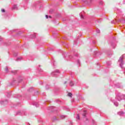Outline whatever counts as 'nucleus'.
Instances as JSON below:
<instances>
[{
    "instance_id": "6",
    "label": "nucleus",
    "mask_w": 125,
    "mask_h": 125,
    "mask_svg": "<svg viewBox=\"0 0 125 125\" xmlns=\"http://www.w3.org/2000/svg\"><path fill=\"white\" fill-rule=\"evenodd\" d=\"M49 18H51V16H49Z\"/></svg>"
},
{
    "instance_id": "4",
    "label": "nucleus",
    "mask_w": 125,
    "mask_h": 125,
    "mask_svg": "<svg viewBox=\"0 0 125 125\" xmlns=\"http://www.w3.org/2000/svg\"><path fill=\"white\" fill-rule=\"evenodd\" d=\"M1 11H2V12H5V10H4V9H2V10H1Z\"/></svg>"
},
{
    "instance_id": "2",
    "label": "nucleus",
    "mask_w": 125,
    "mask_h": 125,
    "mask_svg": "<svg viewBox=\"0 0 125 125\" xmlns=\"http://www.w3.org/2000/svg\"><path fill=\"white\" fill-rule=\"evenodd\" d=\"M69 84H70V85L71 86H73V85H74V83H73V82H70Z\"/></svg>"
},
{
    "instance_id": "8",
    "label": "nucleus",
    "mask_w": 125,
    "mask_h": 125,
    "mask_svg": "<svg viewBox=\"0 0 125 125\" xmlns=\"http://www.w3.org/2000/svg\"><path fill=\"white\" fill-rule=\"evenodd\" d=\"M83 116H85V114L83 115Z\"/></svg>"
},
{
    "instance_id": "3",
    "label": "nucleus",
    "mask_w": 125,
    "mask_h": 125,
    "mask_svg": "<svg viewBox=\"0 0 125 125\" xmlns=\"http://www.w3.org/2000/svg\"><path fill=\"white\" fill-rule=\"evenodd\" d=\"M77 119L80 120V116H79V114L77 115Z\"/></svg>"
},
{
    "instance_id": "1",
    "label": "nucleus",
    "mask_w": 125,
    "mask_h": 125,
    "mask_svg": "<svg viewBox=\"0 0 125 125\" xmlns=\"http://www.w3.org/2000/svg\"><path fill=\"white\" fill-rule=\"evenodd\" d=\"M73 94H71V93H68L67 94V96H69V97H72Z\"/></svg>"
},
{
    "instance_id": "5",
    "label": "nucleus",
    "mask_w": 125,
    "mask_h": 125,
    "mask_svg": "<svg viewBox=\"0 0 125 125\" xmlns=\"http://www.w3.org/2000/svg\"><path fill=\"white\" fill-rule=\"evenodd\" d=\"M45 17H46V18L47 19L48 18V16L46 15V16H45Z\"/></svg>"
},
{
    "instance_id": "7",
    "label": "nucleus",
    "mask_w": 125,
    "mask_h": 125,
    "mask_svg": "<svg viewBox=\"0 0 125 125\" xmlns=\"http://www.w3.org/2000/svg\"><path fill=\"white\" fill-rule=\"evenodd\" d=\"M14 7V8H15L16 7V6H15Z\"/></svg>"
}]
</instances>
